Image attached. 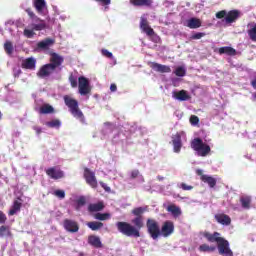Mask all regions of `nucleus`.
Returning a JSON list of instances; mask_svg holds the SVG:
<instances>
[{
  "label": "nucleus",
  "instance_id": "nucleus-37",
  "mask_svg": "<svg viewBox=\"0 0 256 256\" xmlns=\"http://www.w3.org/2000/svg\"><path fill=\"white\" fill-rule=\"evenodd\" d=\"M216 247L215 246H209L207 244H202L199 247V251H202L203 253H213L215 251Z\"/></svg>",
  "mask_w": 256,
  "mask_h": 256
},
{
  "label": "nucleus",
  "instance_id": "nucleus-47",
  "mask_svg": "<svg viewBox=\"0 0 256 256\" xmlns=\"http://www.w3.org/2000/svg\"><path fill=\"white\" fill-rule=\"evenodd\" d=\"M173 97H189V95H187V91L181 90L179 92L174 91L173 92Z\"/></svg>",
  "mask_w": 256,
  "mask_h": 256
},
{
  "label": "nucleus",
  "instance_id": "nucleus-50",
  "mask_svg": "<svg viewBox=\"0 0 256 256\" xmlns=\"http://www.w3.org/2000/svg\"><path fill=\"white\" fill-rule=\"evenodd\" d=\"M190 123L195 127V125H199V117L196 115L190 116Z\"/></svg>",
  "mask_w": 256,
  "mask_h": 256
},
{
  "label": "nucleus",
  "instance_id": "nucleus-27",
  "mask_svg": "<svg viewBox=\"0 0 256 256\" xmlns=\"http://www.w3.org/2000/svg\"><path fill=\"white\" fill-rule=\"evenodd\" d=\"M187 27L189 29H199L201 27V20L199 18H190L187 21Z\"/></svg>",
  "mask_w": 256,
  "mask_h": 256
},
{
  "label": "nucleus",
  "instance_id": "nucleus-6",
  "mask_svg": "<svg viewBox=\"0 0 256 256\" xmlns=\"http://www.w3.org/2000/svg\"><path fill=\"white\" fill-rule=\"evenodd\" d=\"M181 141H187V135L185 134V132L183 131L177 132L175 135L172 136L174 153L181 152V147H183V145L181 144Z\"/></svg>",
  "mask_w": 256,
  "mask_h": 256
},
{
  "label": "nucleus",
  "instance_id": "nucleus-22",
  "mask_svg": "<svg viewBox=\"0 0 256 256\" xmlns=\"http://www.w3.org/2000/svg\"><path fill=\"white\" fill-rule=\"evenodd\" d=\"M239 19V11L238 10H232L229 11L226 14L225 22L228 24L235 23Z\"/></svg>",
  "mask_w": 256,
  "mask_h": 256
},
{
  "label": "nucleus",
  "instance_id": "nucleus-44",
  "mask_svg": "<svg viewBox=\"0 0 256 256\" xmlns=\"http://www.w3.org/2000/svg\"><path fill=\"white\" fill-rule=\"evenodd\" d=\"M132 213H133V215H136V217H139L140 215H143V213H145V208H143V207L135 208L132 211Z\"/></svg>",
  "mask_w": 256,
  "mask_h": 256
},
{
  "label": "nucleus",
  "instance_id": "nucleus-3",
  "mask_svg": "<svg viewBox=\"0 0 256 256\" xmlns=\"http://www.w3.org/2000/svg\"><path fill=\"white\" fill-rule=\"evenodd\" d=\"M191 147L198 157H207L211 155V146L207 140L195 138L191 142Z\"/></svg>",
  "mask_w": 256,
  "mask_h": 256
},
{
  "label": "nucleus",
  "instance_id": "nucleus-52",
  "mask_svg": "<svg viewBox=\"0 0 256 256\" xmlns=\"http://www.w3.org/2000/svg\"><path fill=\"white\" fill-rule=\"evenodd\" d=\"M86 202H87V200L85 199V197L81 196L77 200V205H78V207H83V205H85Z\"/></svg>",
  "mask_w": 256,
  "mask_h": 256
},
{
  "label": "nucleus",
  "instance_id": "nucleus-39",
  "mask_svg": "<svg viewBox=\"0 0 256 256\" xmlns=\"http://www.w3.org/2000/svg\"><path fill=\"white\" fill-rule=\"evenodd\" d=\"M125 139H127V135H125V133H123V130H121V132L113 137L112 141L113 143H119V141H125Z\"/></svg>",
  "mask_w": 256,
  "mask_h": 256
},
{
  "label": "nucleus",
  "instance_id": "nucleus-46",
  "mask_svg": "<svg viewBox=\"0 0 256 256\" xmlns=\"http://www.w3.org/2000/svg\"><path fill=\"white\" fill-rule=\"evenodd\" d=\"M205 33L204 32H198V33H194L191 35L190 39L192 40H199L202 39V37H205Z\"/></svg>",
  "mask_w": 256,
  "mask_h": 256
},
{
  "label": "nucleus",
  "instance_id": "nucleus-2",
  "mask_svg": "<svg viewBox=\"0 0 256 256\" xmlns=\"http://www.w3.org/2000/svg\"><path fill=\"white\" fill-rule=\"evenodd\" d=\"M204 237L210 243H217L218 245V251L223 256H233V251L229 247V241L225 240L223 237H221V234L215 232L214 234H211L209 232L204 233Z\"/></svg>",
  "mask_w": 256,
  "mask_h": 256
},
{
  "label": "nucleus",
  "instance_id": "nucleus-29",
  "mask_svg": "<svg viewBox=\"0 0 256 256\" xmlns=\"http://www.w3.org/2000/svg\"><path fill=\"white\" fill-rule=\"evenodd\" d=\"M103 207H105L103 205V202H98V203L90 204L88 206V211H90L91 213H97V211H102Z\"/></svg>",
  "mask_w": 256,
  "mask_h": 256
},
{
  "label": "nucleus",
  "instance_id": "nucleus-41",
  "mask_svg": "<svg viewBox=\"0 0 256 256\" xmlns=\"http://www.w3.org/2000/svg\"><path fill=\"white\" fill-rule=\"evenodd\" d=\"M4 49L8 55H11V53H13V43L9 41L5 42Z\"/></svg>",
  "mask_w": 256,
  "mask_h": 256
},
{
  "label": "nucleus",
  "instance_id": "nucleus-40",
  "mask_svg": "<svg viewBox=\"0 0 256 256\" xmlns=\"http://www.w3.org/2000/svg\"><path fill=\"white\" fill-rule=\"evenodd\" d=\"M24 36L27 37V39H33L35 37V30L32 29H24Z\"/></svg>",
  "mask_w": 256,
  "mask_h": 256
},
{
  "label": "nucleus",
  "instance_id": "nucleus-45",
  "mask_svg": "<svg viewBox=\"0 0 256 256\" xmlns=\"http://www.w3.org/2000/svg\"><path fill=\"white\" fill-rule=\"evenodd\" d=\"M26 13L30 17V19H32L33 21H36L37 19H39V17H37V15H35V12H33V10L31 8H27Z\"/></svg>",
  "mask_w": 256,
  "mask_h": 256
},
{
  "label": "nucleus",
  "instance_id": "nucleus-31",
  "mask_svg": "<svg viewBox=\"0 0 256 256\" xmlns=\"http://www.w3.org/2000/svg\"><path fill=\"white\" fill-rule=\"evenodd\" d=\"M45 0H34V7L37 11V13H43V10L45 9Z\"/></svg>",
  "mask_w": 256,
  "mask_h": 256
},
{
  "label": "nucleus",
  "instance_id": "nucleus-58",
  "mask_svg": "<svg viewBox=\"0 0 256 256\" xmlns=\"http://www.w3.org/2000/svg\"><path fill=\"white\" fill-rule=\"evenodd\" d=\"M110 91H111L112 93H115V91H117V84H111V85H110Z\"/></svg>",
  "mask_w": 256,
  "mask_h": 256
},
{
  "label": "nucleus",
  "instance_id": "nucleus-9",
  "mask_svg": "<svg viewBox=\"0 0 256 256\" xmlns=\"http://www.w3.org/2000/svg\"><path fill=\"white\" fill-rule=\"evenodd\" d=\"M84 179L87 185L92 187V189H97V178L95 177V172L86 168L84 170Z\"/></svg>",
  "mask_w": 256,
  "mask_h": 256
},
{
  "label": "nucleus",
  "instance_id": "nucleus-51",
  "mask_svg": "<svg viewBox=\"0 0 256 256\" xmlns=\"http://www.w3.org/2000/svg\"><path fill=\"white\" fill-rule=\"evenodd\" d=\"M224 17H227V11L226 10H221L216 13V18L217 19H224Z\"/></svg>",
  "mask_w": 256,
  "mask_h": 256
},
{
  "label": "nucleus",
  "instance_id": "nucleus-48",
  "mask_svg": "<svg viewBox=\"0 0 256 256\" xmlns=\"http://www.w3.org/2000/svg\"><path fill=\"white\" fill-rule=\"evenodd\" d=\"M54 195L58 197V199H65V191L63 190H55Z\"/></svg>",
  "mask_w": 256,
  "mask_h": 256
},
{
  "label": "nucleus",
  "instance_id": "nucleus-21",
  "mask_svg": "<svg viewBox=\"0 0 256 256\" xmlns=\"http://www.w3.org/2000/svg\"><path fill=\"white\" fill-rule=\"evenodd\" d=\"M88 243L92 247H95L96 249H101L103 247V243L101 242V238L96 235H90L88 237Z\"/></svg>",
  "mask_w": 256,
  "mask_h": 256
},
{
  "label": "nucleus",
  "instance_id": "nucleus-19",
  "mask_svg": "<svg viewBox=\"0 0 256 256\" xmlns=\"http://www.w3.org/2000/svg\"><path fill=\"white\" fill-rule=\"evenodd\" d=\"M34 21H35V23H32L30 25V27H31V29H33V31H43V30L47 29V24L41 18H37Z\"/></svg>",
  "mask_w": 256,
  "mask_h": 256
},
{
  "label": "nucleus",
  "instance_id": "nucleus-7",
  "mask_svg": "<svg viewBox=\"0 0 256 256\" xmlns=\"http://www.w3.org/2000/svg\"><path fill=\"white\" fill-rule=\"evenodd\" d=\"M78 90L80 95L85 96L91 93V85H89V79L81 76L78 78Z\"/></svg>",
  "mask_w": 256,
  "mask_h": 256
},
{
  "label": "nucleus",
  "instance_id": "nucleus-43",
  "mask_svg": "<svg viewBox=\"0 0 256 256\" xmlns=\"http://www.w3.org/2000/svg\"><path fill=\"white\" fill-rule=\"evenodd\" d=\"M177 187L178 189H182L183 191H191L193 189V186L187 185L185 183H178Z\"/></svg>",
  "mask_w": 256,
  "mask_h": 256
},
{
  "label": "nucleus",
  "instance_id": "nucleus-10",
  "mask_svg": "<svg viewBox=\"0 0 256 256\" xmlns=\"http://www.w3.org/2000/svg\"><path fill=\"white\" fill-rule=\"evenodd\" d=\"M196 173L200 176V179L203 183H206L209 185L211 189L217 185V179H215L213 176H209L207 174H203L202 169H197Z\"/></svg>",
  "mask_w": 256,
  "mask_h": 256
},
{
  "label": "nucleus",
  "instance_id": "nucleus-16",
  "mask_svg": "<svg viewBox=\"0 0 256 256\" xmlns=\"http://www.w3.org/2000/svg\"><path fill=\"white\" fill-rule=\"evenodd\" d=\"M36 65L37 60L33 57L26 58L21 63L22 69H29L30 71L35 70Z\"/></svg>",
  "mask_w": 256,
  "mask_h": 256
},
{
  "label": "nucleus",
  "instance_id": "nucleus-32",
  "mask_svg": "<svg viewBox=\"0 0 256 256\" xmlns=\"http://www.w3.org/2000/svg\"><path fill=\"white\" fill-rule=\"evenodd\" d=\"M21 211V200L14 201L12 208L9 211V215H15Z\"/></svg>",
  "mask_w": 256,
  "mask_h": 256
},
{
  "label": "nucleus",
  "instance_id": "nucleus-56",
  "mask_svg": "<svg viewBox=\"0 0 256 256\" xmlns=\"http://www.w3.org/2000/svg\"><path fill=\"white\" fill-rule=\"evenodd\" d=\"M119 173H117V171H112L109 173V177L110 179H117Z\"/></svg>",
  "mask_w": 256,
  "mask_h": 256
},
{
  "label": "nucleus",
  "instance_id": "nucleus-54",
  "mask_svg": "<svg viewBox=\"0 0 256 256\" xmlns=\"http://www.w3.org/2000/svg\"><path fill=\"white\" fill-rule=\"evenodd\" d=\"M97 3H101L104 7L107 5H111V0H95Z\"/></svg>",
  "mask_w": 256,
  "mask_h": 256
},
{
  "label": "nucleus",
  "instance_id": "nucleus-23",
  "mask_svg": "<svg viewBox=\"0 0 256 256\" xmlns=\"http://www.w3.org/2000/svg\"><path fill=\"white\" fill-rule=\"evenodd\" d=\"M47 175L51 177V179H62L63 171L59 168H50L46 171Z\"/></svg>",
  "mask_w": 256,
  "mask_h": 256
},
{
  "label": "nucleus",
  "instance_id": "nucleus-55",
  "mask_svg": "<svg viewBox=\"0 0 256 256\" xmlns=\"http://www.w3.org/2000/svg\"><path fill=\"white\" fill-rule=\"evenodd\" d=\"M100 185L107 193L111 192V187L107 186V184L100 182Z\"/></svg>",
  "mask_w": 256,
  "mask_h": 256
},
{
  "label": "nucleus",
  "instance_id": "nucleus-1",
  "mask_svg": "<svg viewBox=\"0 0 256 256\" xmlns=\"http://www.w3.org/2000/svg\"><path fill=\"white\" fill-rule=\"evenodd\" d=\"M132 223L135 226H132L127 222H118L116 226L118 231L123 235H126L127 237H139V229L143 227V220L141 219V217H136L134 220H132Z\"/></svg>",
  "mask_w": 256,
  "mask_h": 256
},
{
  "label": "nucleus",
  "instance_id": "nucleus-35",
  "mask_svg": "<svg viewBox=\"0 0 256 256\" xmlns=\"http://www.w3.org/2000/svg\"><path fill=\"white\" fill-rule=\"evenodd\" d=\"M240 202L244 209H249L251 207V198L249 196H242Z\"/></svg>",
  "mask_w": 256,
  "mask_h": 256
},
{
  "label": "nucleus",
  "instance_id": "nucleus-42",
  "mask_svg": "<svg viewBox=\"0 0 256 256\" xmlns=\"http://www.w3.org/2000/svg\"><path fill=\"white\" fill-rule=\"evenodd\" d=\"M69 82L71 84V87L75 88L77 85H79V82H77V76L70 74L69 76Z\"/></svg>",
  "mask_w": 256,
  "mask_h": 256
},
{
  "label": "nucleus",
  "instance_id": "nucleus-12",
  "mask_svg": "<svg viewBox=\"0 0 256 256\" xmlns=\"http://www.w3.org/2000/svg\"><path fill=\"white\" fill-rule=\"evenodd\" d=\"M53 45H55V39L46 38L37 43L36 49H38V51H49V49L53 47Z\"/></svg>",
  "mask_w": 256,
  "mask_h": 256
},
{
  "label": "nucleus",
  "instance_id": "nucleus-53",
  "mask_svg": "<svg viewBox=\"0 0 256 256\" xmlns=\"http://www.w3.org/2000/svg\"><path fill=\"white\" fill-rule=\"evenodd\" d=\"M7 221V216L5 215V213H3L2 211H0V225L5 224Z\"/></svg>",
  "mask_w": 256,
  "mask_h": 256
},
{
  "label": "nucleus",
  "instance_id": "nucleus-8",
  "mask_svg": "<svg viewBox=\"0 0 256 256\" xmlns=\"http://www.w3.org/2000/svg\"><path fill=\"white\" fill-rule=\"evenodd\" d=\"M57 69L55 66L51 65L50 63L45 64L41 66L39 71L37 72V77H40V79H45V77H50V75H53Z\"/></svg>",
  "mask_w": 256,
  "mask_h": 256
},
{
  "label": "nucleus",
  "instance_id": "nucleus-57",
  "mask_svg": "<svg viewBox=\"0 0 256 256\" xmlns=\"http://www.w3.org/2000/svg\"><path fill=\"white\" fill-rule=\"evenodd\" d=\"M33 129H34V131H36V134H37V135H41V133H42L41 127H39V126H34Z\"/></svg>",
  "mask_w": 256,
  "mask_h": 256
},
{
  "label": "nucleus",
  "instance_id": "nucleus-38",
  "mask_svg": "<svg viewBox=\"0 0 256 256\" xmlns=\"http://www.w3.org/2000/svg\"><path fill=\"white\" fill-rule=\"evenodd\" d=\"M95 219L98 221H108V219H111V214L109 213H97L94 216Z\"/></svg>",
  "mask_w": 256,
  "mask_h": 256
},
{
  "label": "nucleus",
  "instance_id": "nucleus-5",
  "mask_svg": "<svg viewBox=\"0 0 256 256\" xmlns=\"http://www.w3.org/2000/svg\"><path fill=\"white\" fill-rule=\"evenodd\" d=\"M146 227L152 239L156 240L161 237V228L159 227V223L157 221H155L154 219H148Z\"/></svg>",
  "mask_w": 256,
  "mask_h": 256
},
{
  "label": "nucleus",
  "instance_id": "nucleus-36",
  "mask_svg": "<svg viewBox=\"0 0 256 256\" xmlns=\"http://www.w3.org/2000/svg\"><path fill=\"white\" fill-rule=\"evenodd\" d=\"M174 74L176 77H185L187 75V69H185L183 66H178L175 69Z\"/></svg>",
  "mask_w": 256,
  "mask_h": 256
},
{
  "label": "nucleus",
  "instance_id": "nucleus-17",
  "mask_svg": "<svg viewBox=\"0 0 256 256\" xmlns=\"http://www.w3.org/2000/svg\"><path fill=\"white\" fill-rule=\"evenodd\" d=\"M64 229L69 231V233H77L79 231V225L73 220L66 219L64 220Z\"/></svg>",
  "mask_w": 256,
  "mask_h": 256
},
{
  "label": "nucleus",
  "instance_id": "nucleus-28",
  "mask_svg": "<svg viewBox=\"0 0 256 256\" xmlns=\"http://www.w3.org/2000/svg\"><path fill=\"white\" fill-rule=\"evenodd\" d=\"M36 109L41 115H47L49 113H53L54 111L53 106L49 104H43L40 108H36Z\"/></svg>",
  "mask_w": 256,
  "mask_h": 256
},
{
  "label": "nucleus",
  "instance_id": "nucleus-26",
  "mask_svg": "<svg viewBox=\"0 0 256 256\" xmlns=\"http://www.w3.org/2000/svg\"><path fill=\"white\" fill-rule=\"evenodd\" d=\"M11 228L9 226H0V237L1 239H9L11 237Z\"/></svg>",
  "mask_w": 256,
  "mask_h": 256
},
{
  "label": "nucleus",
  "instance_id": "nucleus-49",
  "mask_svg": "<svg viewBox=\"0 0 256 256\" xmlns=\"http://www.w3.org/2000/svg\"><path fill=\"white\" fill-rule=\"evenodd\" d=\"M101 53L103 57H107V59H113V53L109 52L107 49H102Z\"/></svg>",
  "mask_w": 256,
  "mask_h": 256
},
{
  "label": "nucleus",
  "instance_id": "nucleus-14",
  "mask_svg": "<svg viewBox=\"0 0 256 256\" xmlns=\"http://www.w3.org/2000/svg\"><path fill=\"white\" fill-rule=\"evenodd\" d=\"M140 29H142V31L146 33L148 37H152V35H155V30H153V28L149 26V22L147 21V18H141Z\"/></svg>",
  "mask_w": 256,
  "mask_h": 256
},
{
  "label": "nucleus",
  "instance_id": "nucleus-64",
  "mask_svg": "<svg viewBox=\"0 0 256 256\" xmlns=\"http://www.w3.org/2000/svg\"><path fill=\"white\" fill-rule=\"evenodd\" d=\"M80 256H83V253H80Z\"/></svg>",
  "mask_w": 256,
  "mask_h": 256
},
{
  "label": "nucleus",
  "instance_id": "nucleus-63",
  "mask_svg": "<svg viewBox=\"0 0 256 256\" xmlns=\"http://www.w3.org/2000/svg\"><path fill=\"white\" fill-rule=\"evenodd\" d=\"M254 103H256V98H254Z\"/></svg>",
  "mask_w": 256,
  "mask_h": 256
},
{
  "label": "nucleus",
  "instance_id": "nucleus-61",
  "mask_svg": "<svg viewBox=\"0 0 256 256\" xmlns=\"http://www.w3.org/2000/svg\"><path fill=\"white\" fill-rule=\"evenodd\" d=\"M251 86L256 89V77L251 81Z\"/></svg>",
  "mask_w": 256,
  "mask_h": 256
},
{
  "label": "nucleus",
  "instance_id": "nucleus-59",
  "mask_svg": "<svg viewBox=\"0 0 256 256\" xmlns=\"http://www.w3.org/2000/svg\"><path fill=\"white\" fill-rule=\"evenodd\" d=\"M175 115H176L177 119H182L183 118V112H181V111H176Z\"/></svg>",
  "mask_w": 256,
  "mask_h": 256
},
{
  "label": "nucleus",
  "instance_id": "nucleus-18",
  "mask_svg": "<svg viewBox=\"0 0 256 256\" xmlns=\"http://www.w3.org/2000/svg\"><path fill=\"white\" fill-rule=\"evenodd\" d=\"M130 5L133 7H153V0H130Z\"/></svg>",
  "mask_w": 256,
  "mask_h": 256
},
{
  "label": "nucleus",
  "instance_id": "nucleus-11",
  "mask_svg": "<svg viewBox=\"0 0 256 256\" xmlns=\"http://www.w3.org/2000/svg\"><path fill=\"white\" fill-rule=\"evenodd\" d=\"M175 231V225L171 221H166L163 223L160 230V237H169L173 235Z\"/></svg>",
  "mask_w": 256,
  "mask_h": 256
},
{
  "label": "nucleus",
  "instance_id": "nucleus-20",
  "mask_svg": "<svg viewBox=\"0 0 256 256\" xmlns=\"http://www.w3.org/2000/svg\"><path fill=\"white\" fill-rule=\"evenodd\" d=\"M218 53L219 55H229V57H235V55H237V50L231 46H224L218 49Z\"/></svg>",
  "mask_w": 256,
  "mask_h": 256
},
{
  "label": "nucleus",
  "instance_id": "nucleus-13",
  "mask_svg": "<svg viewBox=\"0 0 256 256\" xmlns=\"http://www.w3.org/2000/svg\"><path fill=\"white\" fill-rule=\"evenodd\" d=\"M151 69L157 73H171V67L168 65L159 64L157 62H151Z\"/></svg>",
  "mask_w": 256,
  "mask_h": 256
},
{
  "label": "nucleus",
  "instance_id": "nucleus-24",
  "mask_svg": "<svg viewBox=\"0 0 256 256\" xmlns=\"http://www.w3.org/2000/svg\"><path fill=\"white\" fill-rule=\"evenodd\" d=\"M166 211H168V213H171V215L177 219V217H179L181 215V208L175 204H171V205H168L166 207Z\"/></svg>",
  "mask_w": 256,
  "mask_h": 256
},
{
  "label": "nucleus",
  "instance_id": "nucleus-60",
  "mask_svg": "<svg viewBox=\"0 0 256 256\" xmlns=\"http://www.w3.org/2000/svg\"><path fill=\"white\" fill-rule=\"evenodd\" d=\"M177 101H187L189 97H176Z\"/></svg>",
  "mask_w": 256,
  "mask_h": 256
},
{
  "label": "nucleus",
  "instance_id": "nucleus-62",
  "mask_svg": "<svg viewBox=\"0 0 256 256\" xmlns=\"http://www.w3.org/2000/svg\"><path fill=\"white\" fill-rule=\"evenodd\" d=\"M165 179L163 176H158V181H163Z\"/></svg>",
  "mask_w": 256,
  "mask_h": 256
},
{
  "label": "nucleus",
  "instance_id": "nucleus-34",
  "mask_svg": "<svg viewBox=\"0 0 256 256\" xmlns=\"http://www.w3.org/2000/svg\"><path fill=\"white\" fill-rule=\"evenodd\" d=\"M130 177H131V179H137L138 183L145 182V178H143V175H141V173H139V170H132L130 172Z\"/></svg>",
  "mask_w": 256,
  "mask_h": 256
},
{
  "label": "nucleus",
  "instance_id": "nucleus-4",
  "mask_svg": "<svg viewBox=\"0 0 256 256\" xmlns=\"http://www.w3.org/2000/svg\"><path fill=\"white\" fill-rule=\"evenodd\" d=\"M65 105L68 106L69 111L75 119H79V121H83V112L79 109V103L77 100L71 98V97H66L64 98Z\"/></svg>",
  "mask_w": 256,
  "mask_h": 256
},
{
  "label": "nucleus",
  "instance_id": "nucleus-25",
  "mask_svg": "<svg viewBox=\"0 0 256 256\" xmlns=\"http://www.w3.org/2000/svg\"><path fill=\"white\" fill-rule=\"evenodd\" d=\"M215 218L220 225H231V217H229L227 214H217Z\"/></svg>",
  "mask_w": 256,
  "mask_h": 256
},
{
  "label": "nucleus",
  "instance_id": "nucleus-33",
  "mask_svg": "<svg viewBox=\"0 0 256 256\" xmlns=\"http://www.w3.org/2000/svg\"><path fill=\"white\" fill-rule=\"evenodd\" d=\"M86 225L91 229V231H99V229L103 228V223L97 221L88 222Z\"/></svg>",
  "mask_w": 256,
  "mask_h": 256
},
{
  "label": "nucleus",
  "instance_id": "nucleus-15",
  "mask_svg": "<svg viewBox=\"0 0 256 256\" xmlns=\"http://www.w3.org/2000/svg\"><path fill=\"white\" fill-rule=\"evenodd\" d=\"M63 61H65V59H63L62 56H60L59 54L53 52L50 56V65H53L54 68H58L61 67V65H63Z\"/></svg>",
  "mask_w": 256,
  "mask_h": 256
},
{
  "label": "nucleus",
  "instance_id": "nucleus-30",
  "mask_svg": "<svg viewBox=\"0 0 256 256\" xmlns=\"http://www.w3.org/2000/svg\"><path fill=\"white\" fill-rule=\"evenodd\" d=\"M46 127H49L50 129H60L61 128V121L59 119H54L45 122Z\"/></svg>",
  "mask_w": 256,
  "mask_h": 256
}]
</instances>
